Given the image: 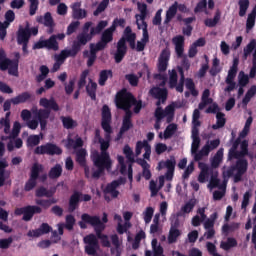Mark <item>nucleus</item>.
<instances>
[{
  "instance_id": "obj_1",
  "label": "nucleus",
  "mask_w": 256,
  "mask_h": 256,
  "mask_svg": "<svg viewBox=\"0 0 256 256\" xmlns=\"http://www.w3.org/2000/svg\"><path fill=\"white\" fill-rule=\"evenodd\" d=\"M80 229H87V225L93 227L95 234H88L83 238L85 243L84 252L88 256H99V251H101V246L99 245V239L102 243V247H111V242L109 241V236L103 234L105 231V224L101 222V217L97 215H91L88 213H83L81 215V221L78 222Z\"/></svg>"
},
{
  "instance_id": "obj_2",
  "label": "nucleus",
  "mask_w": 256,
  "mask_h": 256,
  "mask_svg": "<svg viewBox=\"0 0 256 256\" xmlns=\"http://www.w3.org/2000/svg\"><path fill=\"white\" fill-rule=\"evenodd\" d=\"M39 105L43 108L33 109L32 113L34 115V120H30L27 122V127L29 129H32V131H35V129L39 127V124L41 131H45V129H47V119L51 117V111H54L55 113L61 111V108L59 107V104L54 97H51L49 99L41 98L39 100Z\"/></svg>"
},
{
  "instance_id": "obj_3",
  "label": "nucleus",
  "mask_w": 256,
  "mask_h": 256,
  "mask_svg": "<svg viewBox=\"0 0 256 256\" xmlns=\"http://www.w3.org/2000/svg\"><path fill=\"white\" fill-rule=\"evenodd\" d=\"M111 109L104 105L102 107V121H101V127L104 134V139L100 138L99 144H100V154H109L107 152L109 150V147H111V135H113V127H111Z\"/></svg>"
},
{
  "instance_id": "obj_4",
  "label": "nucleus",
  "mask_w": 256,
  "mask_h": 256,
  "mask_svg": "<svg viewBox=\"0 0 256 256\" xmlns=\"http://www.w3.org/2000/svg\"><path fill=\"white\" fill-rule=\"evenodd\" d=\"M92 25H93V22H86L84 24L82 32L77 35L76 40L74 42H76L80 47H85V45H87L89 41H92L95 35H100L103 29L107 27L108 22L105 20H101L98 22L96 27L91 28ZM89 29H90V33H89Z\"/></svg>"
},
{
  "instance_id": "obj_5",
  "label": "nucleus",
  "mask_w": 256,
  "mask_h": 256,
  "mask_svg": "<svg viewBox=\"0 0 256 256\" xmlns=\"http://www.w3.org/2000/svg\"><path fill=\"white\" fill-rule=\"evenodd\" d=\"M41 213H43V208L39 205H27L14 210V214L17 217L23 215L22 220L26 222L31 221L35 215H41Z\"/></svg>"
},
{
  "instance_id": "obj_6",
  "label": "nucleus",
  "mask_w": 256,
  "mask_h": 256,
  "mask_svg": "<svg viewBox=\"0 0 256 256\" xmlns=\"http://www.w3.org/2000/svg\"><path fill=\"white\" fill-rule=\"evenodd\" d=\"M136 103V98L131 92L121 90L116 94V107L117 109H131L133 104Z\"/></svg>"
},
{
  "instance_id": "obj_7",
  "label": "nucleus",
  "mask_w": 256,
  "mask_h": 256,
  "mask_svg": "<svg viewBox=\"0 0 256 256\" xmlns=\"http://www.w3.org/2000/svg\"><path fill=\"white\" fill-rule=\"evenodd\" d=\"M35 155H63V149L57 146V144L48 142L44 145L37 146L34 150Z\"/></svg>"
},
{
  "instance_id": "obj_8",
  "label": "nucleus",
  "mask_w": 256,
  "mask_h": 256,
  "mask_svg": "<svg viewBox=\"0 0 256 256\" xmlns=\"http://www.w3.org/2000/svg\"><path fill=\"white\" fill-rule=\"evenodd\" d=\"M247 169H249V162L245 158H240L234 165L223 171V177H233L235 171L236 173L245 174L247 173Z\"/></svg>"
},
{
  "instance_id": "obj_9",
  "label": "nucleus",
  "mask_w": 256,
  "mask_h": 256,
  "mask_svg": "<svg viewBox=\"0 0 256 256\" xmlns=\"http://www.w3.org/2000/svg\"><path fill=\"white\" fill-rule=\"evenodd\" d=\"M94 167L97 169H102L106 171H111L113 162L111 161V156L109 154H96L92 158Z\"/></svg>"
},
{
  "instance_id": "obj_10",
  "label": "nucleus",
  "mask_w": 256,
  "mask_h": 256,
  "mask_svg": "<svg viewBox=\"0 0 256 256\" xmlns=\"http://www.w3.org/2000/svg\"><path fill=\"white\" fill-rule=\"evenodd\" d=\"M176 165H177V160H175L174 156H171L170 159L159 162L158 164L159 171H161V169H167L165 173L166 181H173Z\"/></svg>"
},
{
  "instance_id": "obj_11",
  "label": "nucleus",
  "mask_w": 256,
  "mask_h": 256,
  "mask_svg": "<svg viewBox=\"0 0 256 256\" xmlns=\"http://www.w3.org/2000/svg\"><path fill=\"white\" fill-rule=\"evenodd\" d=\"M32 49H48V51H57L59 49V42L55 40V36L51 35L49 39L46 40L40 38L39 41L33 45Z\"/></svg>"
},
{
  "instance_id": "obj_12",
  "label": "nucleus",
  "mask_w": 256,
  "mask_h": 256,
  "mask_svg": "<svg viewBox=\"0 0 256 256\" xmlns=\"http://www.w3.org/2000/svg\"><path fill=\"white\" fill-rule=\"evenodd\" d=\"M19 59H21V54L19 52H14V59L11 60L10 58H7L5 49L0 48V71H7L11 63L19 65Z\"/></svg>"
},
{
  "instance_id": "obj_13",
  "label": "nucleus",
  "mask_w": 256,
  "mask_h": 256,
  "mask_svg": "<svg viewBox=\"0 0 256 256\" xmlns=\"http://www.w3.org/2000/svg\"><path fill=\"white\" fill-rule=\"evenodd\" d=\"M81 51V47L73 41L72 43V49L62 50L58 55L55 56V61H58V63H65L68 57H77V54Z\"/></svg>"
},
{
  "instance_id": "obj_14",
  "label": "nucleus",
  "mask_w": 256,
  "mask_h": 256,
  "mask_svg": "<svg viewBox=\"0 0 256 256\" xmlns=\"http://www.w3.org/2000/svg\"><path fill=\"white\" fill-rule=\"evenodd\" d=\"M169 59H171V50H169V48L166 47L161 51L160 56L158 58V73H165V71H167V67H169Z\"/></svg>"
},
{
  "instance_id": "obj_15",
  "label": "nucleus",
  "mask_w": 256,
  "mask_h": 256,
  "mask_svg": "<svg viewBox=\"0 0 256 256\" xmlns=\"http://www.w3.org/2000/svg\"><path fill=\"white\" fill-rule=\"evenodd\" d=\"M37 23H40L41 25H44V27L48 28V35H53V33H55V20H53L51 12H46L44 16H39L37 18Z\"/></svg>"
},
{
  "instance_id": "obj_16",
  "label": "nucleus",
  "mask_w": 256,
  "mask_h": 256,
  "mask_svg": "<svg viewBox=\"0 0 256 256\" xmlns=\"http://www.w3.org/2000/svg\"><path fill=\"white\" fill-rule=\"evenodd\" d=\"M149 94L154 97V99H158L156 105L157 107H160L161 103H165V101H167L169 92L167 91V88L153 87L150 89Z\"/></svg>"
},
{
  "instance_id": "obj_17",
  "label": "nucleus",
  "mask_w": 256,
  "mask_h": 256,
  "mask_svg": "<svg viewBox=\"0 0 256 256\" xmlns=\"http://www.w3.org/2000/svg\"><path fill=\"white\" fill-rule=\"evenodd\" d=\"M125 55H127V44L125 43V37H122L117 43V50L114 55L115 63H121Z\"/></svg>"
},
{
  "instance_id": "obj_18",
  "label": "nucleus",
  "mask_w": 256,
  "mask_h": 256,
  "mask_svg": "<svg viewBox=\"0 0 256 256\" xmlns=\"http://www.w3.org/2000/svg\"><path fill=\"white\" fill-rule=\"evenodd\" d=\"M83 193L79 191H74L73 194L69 198L68 202V211L69 213H73L75 210L79 208V203H81V196Z\"/></svg>"
},
{
  "instance_id": "obj_19",
  "label": "nucleus",
  "mask_w": 256,
  "mask_h": 256,
  "mask_svg": "<svg viewBox=\"0 0 256 256\" xmlns=\"http://www.w3.org/2000/svg\"><path fill=\"white\" fill-rule=\"evenodd\" d=\"M113 33H115V26H110L103 31L99 43L105 48L113 41Z\"/></svg>"
},
{
  "instance_id": "obj_20",
  "label": "nucleus",
  "mask_w": 256,
  "mask_h": 256,
  "mask_svg": "<svg viewBox=\"0 0 256 256\" xmlns=\"http://www.w3.org/2000/svg\"><path fill=\"white\" fill-rule=\"evenodd\" d=\"M110 239L112 245L114 246L110 249L111 255L121 256L123 253V248H121V241H119V236L117 234H113L110 236Z\"/></svg>"
},
{
  "instance_id": "obj_21",
  "label": "nucleus",
  "mask_w": 256,
  "mask_h": 256,
  "mask_svg": "<svg viewBox=\"0 0 256 256\" xmlns=\"http://www.w3.org/2000/svg\"><path fill=\"white\" fill-rule=\"evenodd\" d=\"M31 39V28L26 26L25 28H19L17 33V43H29Z\"/></svg>"
},
{
  "instance_id": "obj_22",
  "label": "nucleus",
  "mask_w": 256,
  "mask_h": 256,
  "mask_svg": "<svg viewBox=\"0 0 256 256\" xmlns=\"http://www.w3.org/2000/svg\"><path fill=\"white\" fill-rule=\"evenodd\" d=\"M72 17L73 19H85L87 17V10L81 9V3L75 2L72 5Z\"/></svg>"
},
{
  "instance_id": "obj_23",
  "label": "nucleus",
  "mask_w": 256,
  "mask_h": 256,
  "mask_svg": "<svg viewBox=\"0 0 256 256\" xmlns=\"http://www.w3.org/2000/svg\"><path fill=\"white\" fill-rule=\"evenodd\" d=\"M117 187H119V184L115 181H112L111 183L106 185L104 189V194H110L113 199H117V197H119V191L117 190Z\"/></svg>"
},
{
  "instance_id": "obj_24",
  "label": "nucleus",
  "mask_w": 256,
  "mask_h": 256,
  "mask_svg": "<svg viewBox=\"0 0 256 256\" xmlns=\"http://www.w3.org/2000/svg\"><path fill=\"white\" fill-rule=\"evenodd\" d=\"M31 93L29 92H22L18 96L11 98L13 105H21V103H27V101H31Z\"/></svg>"
},
{
  "instance_id": "obj_25",
  "label": "nucleus",
  "mask_w": 256,
  "mask_h": 256,
  "mask_svg": "<svg viewBox=\"0 0 256 256\" xmlns=\"http://www.w3.org/2000/svg\"><path fill=\"white\" fill-rule=\"evenodd\" d=\"M36 205L41 206L42 209H49L51 205H55L59 203V200L53 197H50L48 199H36L35 200Z\"/></svg>"
},
{
  "instance_id": "obj_26",
  "label": "nucleus",
  "mask_w": 256,
  "mask_h": 256,
  "mask_svg": "<svg viewBox=\"0 0 256 256\" xmlns=\"http://www.w3.org/2000/svg\"><path fill=\"white\" fill-rule=\"evenodd\" d=\"M199 169H201V172L198 176V181L199 183H205V181L209 179V166L203 162H200Z\"/></svg>"
},
{
  "instance_id": "obj_27",
  "label": "nucleus",
  "mask_w": 256,
  "mask_h": 256,
  "mask_svg": "<svg viewBox=\"0 0 256 256\" xmlns=\"http://www.w3.org/2000/svg\"><path fill=\"white\" fill-rule=\"evenodd\" d=\"M61 175H63V167L61 166V164H56L48 172L49 179H59Z\"/></svg>"
},
{
  "instance_id": "obj_28",
  "label": "nucleus",
  "mask_w": 256,
  "mask_h": 256,
  "mask_svg": "<svg viewBox=\"0 0 256 256\" xmlns=\"http://www.w3.org/2000/svg\"><path fill=\"white\" fill-rule=\"evenodd\" d=\"M110 78H113V70H102L99 74V80L98 83L100 87H105V83H107V80Z\"/></svg>"
},
{
  "instance_id": "obj_29",
  "label": "nucleus",
  "mask_w": 256,
  "mask_h": 256,
  "mask_svg": "<svg viewBox=\"0 0 256 256\" xmlns=\"http://www.w3.org/2000/svg\"><path fill=\"white\" fill-rule=\"evenodd\" d=\"M177 15V2H175L169 9L166 11V18L164 20V25H169L173 17Z\"/></svg>"
},
{
  "instance_id": "obj_30",
  "label": "nucleus",
  "mask_w": 256,
  "mask_h": 256,
  "mask_svg": "<svg viewBox=\"0 0 256 256\" xmlns=\"http://www.w3.org/2000/svg\"><path fill=\"white\" fill-rule=\"evenodd\" d=\"M238 70H239V58L236 57L233 59V64L228 71V75L226 79L235 80V77H237Z\"/></svg>"
},
{
  "instance_id": "obj_31",
  "label": "nucleus",
  "mask_w": 256,
  "mask_h": 256,
  "mask_svg": "<svg viewBox=\"0 0 256 256\" xmlns=\"http://www.w3.org/2000/svg\"><path fill=\"white\" fill-rule=\"evenodd\" d=\"M255 19H256V5L254 6L252 12L248 14V18L246 20V31L249 33L251 29L255 27Z\"/></svg>"
},
{
  "instance_id": "obj_32",
  "label": "nucleus",
  "mask_w": 256,
  "mask_h": 256,
  "mask_svg": "<svg viewBox=\"0 0 256 256\" xmlns=\"http://www.w3.org/2000/svg\"><path fill=\"white\" fill-rule=\"evenodd\" d=\"M225 123H227V119H225V113L217 112L216 114V124L212 125V129L217 130L225 127Z\"/></svg>"
},
{
  "instance_id": "obj_33",
  "label": "nucleus",
  "mask_w": 256,
  "mask_h": 256,
  "mask_svg": "<svg viewBox=\"0 0 256 256\" xmlns=\"http://www.w3.org/2000/svg\"><path fill=\"white\" fill-rule=\"evenodd\" d=\"M61 121L64 129H75L77 127V121H75L71 116H61Z\"/></svg>"
},
{
  "instance_id": "obj_34",
  "label": "nucleus",
  "mask_w": 256,
  "mask_h": 256,
  "mask_svg": "<svg viewBox=\"0 0 256 256\" xmlns=\"http://www.w3.org/2000/svg\"><path fill=\"white\" fill-rule=\"evenodd\" d=\"M82 146H83V139H81V137H78L76 140L69 137L67 139V142H66V145H65V147L67 149H79V147H82Z\"/></svg>"
},
{
  "instance_id": "obj_35",
  "label": "nucleus",
  "mask_w": 256,
  "mask_h": 256,
  "mask_svg": "<svg viewBox=\"0 0 256 256\" xmlns=\"http://www.w3.org/2000/svg\"><path fill=\"white\" fill-rule=\"evenodd\" d=\"M76 162L80 167H85V165H87V150L80 149L76 152Z\"/></svg>"
},
{
  "instance_id": "obj_36",
  "label": "nucleus",
  "mask_w": 256,
  "mask_h": 256,
  "mask_svg": "<svg viewBox=\"0 0 256 256\" xmlns=\"http://www.w3.org/2000/svg\"><path fill=\"white\" fill-rule=\"evenodd\" d=\"M220 247L224 251H229V250L233 249V247H237V240L235 238L229 237V238H227L226 241H222L220 243Z\"/></svg>"
},
{
  "instance_id": "obj_37",
  "label": "nucleus",
  "mask_w": 256,
  "mask_h": 256,
  "mask_svg": "<svg viewBox=\"0 0 256 256\" xmlns=\"http://www.w3.org/2000/svg\"><path fill=\"white\" fill-rule=\"evenodd\" d=\"M91 85L86 86V93L92 101H97V84L90 80Z\"/></svg>"
},
{
  "instance_id": "obj_38",
  "label": "nucleus",
  "mask_w": 256,
  "mask_h": 256,
  "mask_svg": "<svg viewBox=\"0 0 256 256\" xmlns=\"http://www.w3.org/2000/svg\"><path fill=\"white\" fill-rule=\"evenodd\" d=\"M178 126L176 123H170L164 130V139H171L177 133Z\"/></svg>"
},
{
  "instance_id": "obj_39",
  "label": "nucleus",
  "mask_w": 256,
  "mask_h": 256,
  "mask_svg": "<svg viewBox=\"0 0 256 256\" xmlns=\"http://www.w3.org/2000/svg\"><path fill=\"white\" fill-rule=\"evenodd\" d=\"M221 161H223V148H220L214 155L211 161V167H213V169H217V167L221 165Z\"/></svg>"
},
{
  "instance_id": "obj_40",
  "label": "nucleus",
  "mask_w": 256,
  "mask_h": 256,
  "mask_svg": "<svg viewBox=\"0 0 256 256\" xmlns=\"http://www.w3.org/2000/svg\"><path fill=\"white\" fill-rule=\"evenodd\" d=\"M181 237V230L176 228H170L168 235V243L172 245L173 243H177V239Z\"/></svg>"
},
{
  "instance_id": "obj_41",
  "label": "nucleus",
  "mask_w": 256,
  "mask_h": 256,
  "mask_svg": "<svg viewBox=\"0 0 256 256\" xmlns=\"http://www.w3.org/2000/svg\"><path fill=\"white\" fill-rule=\"evenodd\" d=\"M221 20V11L217 10L215 12L214 18H208L205 20V25L206 27H216L217 23H219V21Z\"/></svg>"
},
{
  "instance_id": "obj_42",
  "label": "nucleus",
  "mask_w": 256,
  "mask_h": 256,
  "mask_svg": "<svg viewBox=\"0 0 256 256\" xmlns=\"http://www.w3.org/2000/svg\"><path fill=\"white\" fill-rule=\"evenodd\" d=\"M239 17H245L247 15V10L249 9V0H239Z\"/></svg>"
},
{
  "instance_id": "obj_43",
  "label": "nucleus",
  "mask_w": 256,
  "mask_h": 256,
  "mask_svg": "<svg viewBox=\"0 0 256 256\" xmlns=\"http://www.w3.org/2000/svg\"><path fill=\"white\" fill-rule=\"evenodd\" d=\"M42 171L43 165L38 163L33 164L31 168L30 178L35 179L37 181V179H39V173H41Z\"/></svg>"
},
{
  "instance_id": "obj_44",
  "label": "nucleus",
  "mask_w": 256,
  "mask_h": 256,
  "mask_svg": "<svg viewBox=\"0 0 256 256\" xmlns=\"http://www.w3.org/2000/svg\"><path fill=\"white\" fill-rule=\"evenodd\" d=\"M177 81H178L177 70L173 69L170 72V76L168 80L169 89H175V87H177Z\"/></svg>"
},
{
  "instance_id": "obj_45",
  "label": "nucleus",
  "mask_w": 256,
  "mask_h": 256,
  "mask_svg": "<svg viewBox=\"0 0 256 256\" xmlns=\"http://www.w3.org/2000/svg\"><path fill=\"white\" fill-rule=\"evenodd\" d=\"M255 46H256L255 40H252L251 42H249L247 44V46L243 50V52H244L243 59L244 60H247V57H249L251 55V53H253V51H255Z\"/></svg>"
},
{
  "instance_id": "obj_46",
  "label": "nucleus",
  "mask_w": 256,
  "mask_h": 256,
  "mask_svg": "<svg viewBox=\"0 0 256 256\" xmlns=\"http://www.w3.org/2000/svg\"><path fill=\"white\" fill-rule=\"evenodd\" d=\"M209 187H211V189H216V187H218V189H225V185H221V180L217 178V175L211 176Z\"/></svg>"
},
{
  "instance_id": "obj_47",
  "label": "nucleus",
  "mask_w": 256,
  "mask_h": 256,
  "mask_svg": "<svg viewBox=\"0 0 256 256\" xmlns=\"http://www.w3.org/2000/svg\"><path fill=\"white\" fill-rule=\"evenodd\" d=\"M107 7H109V0H102L93 12L94 17H98L100 13H103V11L107 9Z\"/></svg>"
},
{
  "instance_id": "obj_48",
  "label": "nucleus",
  "mask_w": 256,
  "mask_h": 256,
  "mask_svg": "<svg viewBox=\"0 0 256 256\" xmlns=\"http://www.w3.org/2000/svg\"><path fill=\"white\" fill-rule=\"evenodd\" d=\"M52 193L47 190L45 187H39L36 189L35 196L36 197H47V199H51Z\"/></svg>"
},
{
  "instance_id": "obj_49",
  "label": "nucleus",
  "mask_w": 256,
  "mask_h": 256,
  "mask_svg": "<svg viewBox=\"0 0 256 256\" xmlns=\"http://www.w3.org/2000/svg\"><path fill=\"white\" fill-rule=\"evenodd\" d=\"M125 79L131 87H137L139 85V77L135 74H126Z\"/></svg>"
},
{
  "instance_id": "obj_50",
  "label": "nucleus",
  "mask_w": 256,
  "mask_h": 256,
  "mask_svg": "<svg viewBox=\"0 0 256 256\" xmlns=\"http://www.w3.org/2000/svg\"><path fill=\"white\" fill-rule=\"evenodd\" d=\"M195 205H197V200H195V199L189 200V201L182 207L183 213H191V211H193V209H195Z\"/></svg>"
},
{
  "instance_id": "obj_51",
  "label": "nucleus",
  "mask_w": 256,
  "mask_h": 256,
  "mask_svg": "<svg viewBox=\"0 0 256 256\" xmlns=\"http://www.w3.org/2000/svg\"><path fill=\"white\" fill-rule=\"evenodd\" d=\"M123 153H124L126 159H128V161H130V163H135V157L133 156V150L131 149V147L129 145L124 146Z\"/></svg>"
},
{
  "instance_id": "obj_52",
  "label": "nucleus",
  "mask_w": 256,
  "mask_h": 256,
  "mask_svg": "<svg viewBox=\"0 0 256 256\" xmlns=\"http://www.w3.org/2000/svg\"><path fill=\"white\" fill-rule=\"evenodd\" d=\"M4 17H5L4 25H6V27H9V25H11L13 21H15V12L13 10H8L6 11Z\"/></svg>"
},
{
  "instance_id": "obj_53",
  "label": "nucleus",
  "mask_w": 256,
  "mask_h": 256,
  "mask_svg": "<svg viewBox=\"0 0 256 256\" xmlns=\"http://www.w3.org/2000/svg\"><path fill=\"white\" fill-rule=\"evenodd\" d=\"M240 151L239 154L242 157H247V155L249 154V142L247 140H244L241 142L240 144Z\"/></svg>"
},
{
  "instance_id": "obj_54",
  "label": "nucleus",
  "mask_w": 256,
  "mask_h": 256,
  "mask_svg": "<svg viewBox=\"0 0 256 256\" xmlns=\"http://www.w3.org/2000/svg\"><path fill=\"white\" fill-rule=\"evenodd\" d=\"M73 227H75V216L69 214L66 216L65 229L73 231Z\"/></svg>"
},
{
  "instance_id": "obj_55",
  "label": "nucleus",
  "mask_w": 256,
  "mask_h": 256,
  "mask_svg": "<svg viewBox=\"0 0 256 256\" xmlns=\"http://www.w3.org/2000/svg\"><path fill=\"white\" fill-rule=\"evenodd\" d=\"M155 213V209L153 207H147L144 211V221L147 224L153 219V214Z\"/></svg>"
},
{
  "instance_id": "obj_56",
  "label": "nucleus",
  "mask_w": 256,
  "mask_h": 256,
  "mask_svg": "<svg viewBox=\"0 0 256 256\" xmlns=\"http://www.w3.org/2000/svg\"><path fill=\"white\" fill-rule=\"evenodd\" d=\"M238 83L240 87H246L249 84V75L245 74V72L241 71L239 73Z\"/></svg>"
},
{
  "instance_id": "obj_57",
  "label": "nucleus",
  "mask_w": 256,
  "mask_h": 256,
  "mask_svg": "<svg viewBox=\"0 0 256 256\" xmlns=\"http://www.w3.org/2000/svg\"><path fill=\"white\" fill-rule=\"evenodd\" d=\"M8 74L13 75V77L19 76V64L10 63L7 68Z\"/></svg>"
},
{
  "instance_id": "obj_58",
  "label": "nucleus",
  "mask_w": 256,
  "mask_h": 256,
  "mask_svg": "<svg viewBox=\"0 0 256 256\" xmlns=\"http://www.w3.org/2000/svg\"><path fill=\"white\" fill-rule=\"evenodd\" d=\"M81 25V22L74 21L70 23V25L67 27L66 35H73L77 29H79V26Z\"/></svg>"
},
{
  "instance_id": "obj_59",
  "label": "nucleus",
  "mask_w": 256,
  "mask_h": 256,
  "mask_svg": "<svg viewBox=\"0 0 256 256\" xmlns=\"http://www.w3.org/2000/svg\"><path fill=\"white\" fill-rule=\"evenodd\" d=\"M19 133H21V123L14 122L12 132L10 134V139H15V137L19 136Z\"/></svg>"
},
{
  "instance_id": "obj_60",
  "label": "nucleus",
  "mask_w": 256,
  "mask_h": 256,
  "mask_svg": "<svg viewBox=\"0 0 256 256\" xmlns=\"http://www.w3.org/2000/svg\"><path fill=\"white\" fill-rule=\"evenodd\" d=\"M233 159H237V161H239V159H243V157L238 150L230 148L228 152V161H233Z\"/></svg>"
},
{
  "instance_id": "obj_61",
  "label": "nucleus",
  "mask_w": 256,
  "mask_h": 256,
  "mask_svg": "<svg viewBox=\"0 0 256 256\" xmlns=\"http://www.w3.org/2000/svg\"><path fill=\"white\" fill-rule=\"evenodd\" d=\"M30 3L29 15L33 16L37 13V9H39V0H28Z\"/></svg>"
},
{
  "instance_id": "obj_62",
  "label": "nucleus",
  "mask_w": 256,
  "mask_h": 256,
  "mask_svg": "<svg viewBox=\"0 0 256 256\" xmlns=\"http://www.w3.org/2000/svg\"><path fill=\"white\" fill-rule=\"evenodd\" d=\"M105 49L99 42L95 44H90V55L97 57V51H103Z\"/></svg>"
},
{
  "instance_id": "obj_63",
  "label": "nucleus",
  "mask_w": 256,
  "mask_h": 256,
  "mask_svg": "<svg viewBox=\"0 0 256 256\" xmlns=\"http://www.w3.org/2000/svg\"><path fill=\"white\" fill-rule=\"evenodd\" d=\"M11 243H13L12 237L0 239V249H9L11 247Z\"/></svg>"
},
{
  "instance_id": "obj_64",
  "label": "nucleus",
  "mask_w": 256,
  "mask_h": 256,
  "mask_svg": "<svg viewBox=\"0 0 256 256\" xmlns=\"http://www.w3.org/2000/svg\"><path fill=\"white\" fill-rule=\"evenodd\" d=\"M27 141L31 147H35L41 143V138H39V135H31L28 137Z\"/></svg>"
}]
</instances>
